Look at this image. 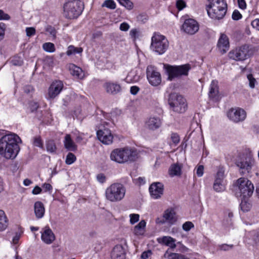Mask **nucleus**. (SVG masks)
I'll use <instances>...</instances> for the list:
<instances>
[{
    "label": "nucleus",
    "mask_w": 259,
    "mask_h": 259,
    "mask_svg": "<svg viewBox=\"0 0 259 259\" xmlns=\"http://www.w3.org/2000/svg\"><path fill=\"white\" fill-rule=\"evenodd\" d=\"M20 138L15 134H10L0 139V155L6 159H14L19 152Z\"/></svg>",
    "instance_id": "nucleus-1"
},
{
    "label": "nucleus",
    "mask_w": 259,
    "mask_h": 259,
    "mask_svg": "<svg viewBox=\"0 0 259 259\" xmlns=\"http://www.w3.org/2000/svg\"><path fill=\"white\" fill-rule=\"evenodd\" d=\"M110 157L111 160L117 163H124L136 160L138 153L135 149L128 147L116 148L111 152Z\"/></svg>",
    "instance_id": "nucleus-2"
},
{
    "label": "nucleus",
    "mask_w": 259,
    "mask_h": 259,
    "mask_svg": "<svg viewBox=\"0 0 259 259\" xmlns=\"http://www.w3.org/2000/svg\"><path fill=\"white\" fill-rule=\"evenodd\" d=\"M207 11L208 16L212 19H223L227 11V4L225 0H208Z\"/></svg>",
    "instance_id": "nucleus-3"
},
{
    "label": "nucleus",
    "mask_w": 259,
    "mask_h": 259,
    "mask_svg": "<svg viewBox=\"0 0 259 259\" xmlns=\"http://www.w3.org/2000/svg\"><path fill=\"white\" fill-rule=\"evenodd\" d=\"M83 9V4L78 0H67L63 5V16L67 19L77 18Z\"/></svg>",
    "instance_id": "nucleus-4"
},
{
    "label": "nucleus",
    "mask_w": 259,
    "mask_h": 259,
    "mask_svg": "<svg viewBox=\"0 0 259 259\" xmlns=\"http://www.w3.org/2000/svg\"><path fill=\"white\" fill-rule=\"evenodd\" d=\"M169 45V41L164 35L159 32H154L151 37L150 48L152 51L160 55L166 52Z\"/></svg>",
    "instance_id": "nucleus-5"
},
{
    "label": "nucleus",
    "mask_w": 259,
    "mask_h": 259,
    "mask_svg": "<svg viewBox=\"0 0 259 259\" xmlns=\"http://www.w3.org/2000/svg\"><path fill=\"white\" fill-rule=\"evenodd\" d=\"M125 192V188L122 184L114 183L106 188L105 193V197L110 202H118L123 199Z\"/></svg>",
    "instance_id": "nucleus-6"
},
{
    "label": "nucleus",
    "mask_w": 259,
    "mask_h": 259,
    "mask_svg": "<svg viewBox=\"0 0 259 259\" xmlns=\"http://www.w3.org/2000/svg\"><path fill=\"white\" fill-rule=\"evenodd\" d=\"M191 69L189 64L181 65H167L166 70L168 74L167 79L171 81L175 78H180L183 76L188 75L189 72Z\"/></svg>",
    "instance_id": "nucleus-7"
},
{
    "label": "nucleus",
    "mask_w": 259,
    "mask_h": 259,
    "mask_svg": "<svg viewBox=\"0 0 259 259\" xmlns=\"http://www.w3.org/2000/svg\"><path fill=\"white\" fill-rule=\"evenodd\" d=\"M168 104L170 109L177 113H184L187 109L186 99L182 96L177 93L170 94Z\"/></svg>",
    "instance_id": "nucleus-8"
},
{
    "label": "nucleus",
    "mask_w": 259,
    "mask_h": 259,
    "mask_svg": "<svg viewBox=\"0 0 259 259\" xmlns=\"http://www.w3.org/2000/svg\"><path fill=\"white\" fill-rule=\"evenodd\" d=\"M253 53V50L249 46L244 45L231 50L228 54V57L235 61H243L250 57Z\"/></svg>",
    "instance_id": "nucleus-9"
},
{
    "label": "nucleus",
    "mask_w": 259,
    "mask_h": 259,
    "mask_svg": "<svg viewBox=\"0 0 259 259\" xmlns=\"http://www.w3.org/2000/svg\"><path fill=\"white\" fill-rule=\"evenodd\" d=\"M254 163V159L250 153L243 154L236 161V165L243 174L249 173Z\"/></svg>",
    "instance_id": "nucleus-10"
},
{
    "label": "nucleus",
    "mask_w": 259,
    "mask_h": 259,
    "mask_svg": "<svg viewBox=\"0 0 259 259\" xmlns=\"http://www.w3.org/2000/svg\"><path fill=\"white\" fill-rule=\"evenodd\" d=\"M237 185L242 198L250 197L254 191V186L247 179L241 178L237 180Z\"/></svg>",
    "instance_id": "nucleus-11"
},
{
    "label": "nucleus",
    "mask_w": 259,
    "mask_h": 259,
    "mask_svg": "<svg viewBox=\"0 0 259 259\" xmlns=\"http://www.w3.org/2000/svg\"><path fill=\"white\" fill-rule=\"evenodd\" d=\"M225 169L219 167L215 176L214 181L213 184V189L217 192H222L226 189V183L224 180Z\"/></svg>",
    "instance_id": "nucleus-12"
},
{
    "label": "nucleus",
    "mask_w": 259,
    "mask_h": 259,
    "mask_svg": "<svg viewBox=\"0 0 259 259\" xmlns=\"http://www.w3.org/2000/svg\"><path fill=\"white\" fill-rule=\"evenodd\" d=\"M147 78L150 84L153 86H157L161 82L160 73L152 65H149L146 70Z\"/></svg>",
    "instance_id": "nucleus-13"
},
{
    "label": "nucleus",
    "mask_w": 259,
    "mask_h": 259,
    "mask_svg": "<svg viewBox=\"0 0 259 259\" xmlns=\"http://www.w3.org/2000/svg\"><path fill=\"white\" fill-rule=\"evenodd\" d=\"M227 117L234 122L243 121L246 117V112L240 108H232L227 113Z\"/></svg>",
    "instance_id": "nucleus-14"
},
{
    "label": "nucleus",
    "mask_w": 259,
    "mask_h": 259,
    "mask_svg": "<svg viewBox=\"0 0 259 259\" xmlns=\"http://www.w3.org/2000/svg\"><path fill=\"white\" fill-rule=\"evenodd\" d=\"M98 139L104 144L110 145L112 143L113 136L111 131L108 128L104 127L97 132Z\"/></svg>",
    "instance_id": "nucleus-15"
},
{
    "label": "nucleus",
    "mask_w": 259,
    "mask_h": 259,
    "mask_svg": "<svg viewBox=\"0 0 259 259\" xmlns=\"http://www.w3.org/2000/svg\"><path fill=\"white\" fill-rule=\"evenodd\" d=\"M182 29L186 33L192 35L198 31L199 25L194 19H188L183 23Z\"/></svg>",
    "instance_id": "nucleus-16"
},
{
    "label": "nucleus",
    "mask_w": 259,
    "mask_h": 259,
    "mask_svg": "<svg viewBox=\"0 0 259 259\" xmlns=\"http://www.w3.org/2000/svg\"><path fill=\"white\" fill-rule=\"evenodd\" d=\"M63 88V83L61 80L53 81L48 89V99H53L56 97Z\"/></svg>",
    "instance_id": "nucleus-17"
},
{
    "label": "nucleus",
    "mask_w": 259,
    "mask_h": 259,
    "mask_svg": "<svg viewBox=\"0 0 259 259\" xmlns=\"http://www.w3.org/2000/svg\"><path fill=\"white\" fill-rule=\"evenodd\" d=\"M217 48L219 52L224 54L229 49L230 43L228 37L224 33H221L217 43Z\"/></svg>",
    "instance_id": "nucleus-18"
},
{
    "label": "nucleus",
    "mask_w": 259,
    "mask_h": 259,
    "mask_svg": "<svg viewBox=\"0 0 259 259\" xmlns=\"http://www.w3.org/2000/svg\"><path fill=\"white\" fill-rule=\"evenodd\" d=\"M149 192L151 197L154 199H158L163 194V185L159 182L152 184L149 187Z\"/></svg>",
    "instance_id": "nucleus-19"
},
{
    "label": "nucleus",
    "mask_w": 259,
    "mask_h": 259,
    "mask_svg": "<svg viewBox=\"0 0 259 259\" xmlns=\"http://www.w3.org/2000/svg\"><path fill=\"white\" fill-rule=\"evenodd\" d=\"M162 124L161 119L156 116L149 117L145 122L146 127L150 130L155 131L159 128Z\"/></svg>",
    "instance_id": "nucleus-20"
},
{
    "label": "nucleus",
    "mask_w": 259,
    "mask_h": 259,
    "mask_svg": "<svg viewBox=\"0 0 259 259\" xmlns=\"http://www.w3.org/2000/svg\"><path fill=\"white\" fill-rule=\"evenodd\" d=\"M111 259H125V248L121 244H117L111 253Z\"/></svg>",
    "instance_id": "nucleus-21"
},
{
    "label": "nucleus",
    "mask_w": 259,
    "mask_h": 259,
    "mask_svg": "<svg viewBox=\"0 0 259 259\" xmlns=\"http://www.w3.org/2000/svg\"><path fill=\"white\" fill-rule=\"evenodd\" d=\"M41 238L45 243H52L55 240V234L48 226H46L42 229Z\"/></svg>",
    "instance_id": "nucleus-22"
},
{
    "label": "nucleus",
    "mask_w": 259,
    "mask_h": 259,
    "mask_svg": "<svg viewBox=\"0 0 259 259\" xmlns=\"http://www.w3.org/2000/svg\"><path fill=\"white\" fill-rule=\"evenodd\" d=\"M142 70L139 68L132 69L127 74L125 80L127 82H136L139 81L142 76Z\"/></svg>",
    "instance_id": "nucleus-23"
},
{
    "label": "nucleus",
    "mask_w": 259,
    "mask_h": 259,
    "mask_svg": "<svg viewBox=\"0 0 259 259\" xmlns=\"http://www.w3.org/2000/svg\"><path fill=\"white\" fill-rule=\"evenodd\" d=\"M104 88L109 94L115 95L121 91V88L119 84L114 82H106L104 84Z\"/></svg>",
    "instance_id": "nucleus-24"
},
{
    "label": "nucleus",
    "mask_w": 259,
    "mask_h": 259,
    "mask_svg": "<svg viewBox=\"0 0 259 259\" xmlns=\"http://www.w3.org/2000/svg\"><path fill=\"white\" fill-rule=\"evenodd\" d=\"M64 147L68 151L75 152L77 150V146L71 139L69 134H66L63 141Z\"/></svg>",
    "instance_id": "nucleus-25"
},
{
    "label": "nucleus",
    "mask_w": 259,
    "mask_h": 259,
    "mask_svg": "<svg viewBox=\"0 0 259 259\" xmlns=\"http://www.w3.org/2000/svg\"><path fill=\"white\" fill-rule=\"evenodd\" d=\"M218 82L216 80H212L210 85L209 97L212 99L217 101L219 99Z\"/></svg>",
    "instance_id": "nucleus-26"
},
{
    "label": "nucleus",
    "mask_w": 259,
    "mask_h": 259,
    "mask_svg": "<svg viewBox=\"0 0 259 259\" xmlns=\"http://www.w3.org/2000/svg\"><path fill=\"white\" fill-rule=\"evenodd\" d=\"M163 217L165 219V222L170 224H175L177 220L175 211L172 208L166 209L163 213Z\"/></svg>",
    "instance_id": "nucleus-27"
},
{
    "label": "nucleus",
    "mask_w": 259,
    "mask_h": 259,
    "mask_svg": "<svg viewBox=\"0 0 259 259\" xmlns=\"http://www.w3.org/2000/svg\"><path fill=\"white\" fill-rule=\"evenodd\" d=\"M68 68L70 73L75 77L82 79L84 76V73L82 69L73 64H70Z\"/></svg>",
    "instance_id": "nucleus-28"
},
{
    "label": "nucleus",
    "mask_w": 259,
    "mask_h": 259,
    "mask_svg": "<svg viewBox=\"0 0 259 259\" xmlns=\"http://www.w3.org/2000/svg\"><path fill=\"white\" fill-rule=\"evenodd\" d=\"M233 217V212L229 210H227L224 212V216L222 221V226L225 228H229L233 225L232 218Z\"/></svg>",
    "instance_id": "nucleus-29"
},
{
    "label": "nucleus",
    "mask_w": 259,
    "mask_h": 259,
    "mask_svg": "<svg viewBox=\"0 0 259 259\" xmlns=\"http://www.w3.org/2000/svg\"><path fill=\"white\" fill-rule=\"evenodd\" d=\"M34 210L37 219L42 218L45 214V209L43 203L40 201H36L34 205Z\"/></svg>",
    "instance_id": "nucleus-30"
},
{
    "label": "nucleus",
    "mask_w": 259,
    "mask_h": 259,
    "mask_svg": "<svg viewBox=\"0 0 259 259\" xmlns=\"http://www.w3.org/2000/svg\"><path fill=\"white\" fill-rule=\"evenodd\" d=\"M182 165L179 163L171 164L168 170V174L171 177L180 176L182 173Z\"/></svg>",
    "instance_id": "nucleus-31"
},
{
    "label": "nucleus",
    "mask_w": 259,
    "mask_h": 259,
    "mask_svg": "<svg viewBox=\"0 0 259 259\" xmlns=\"http://www.w3.org/2000/svg\"><path fill=\"white\" fill-rule=\"evenodd\" d=\"M146 222L145 220H142L136 225L134 229V233L136 235H142L145 232Z\"/></svg>",
    "instance_id": "nucleus-32"
},
{
    "label": "nucleus",
    "mask_w": 259,
    "mask_h": 259,
    "mask_svg": "<svg viewBox=\"0 0 259 259\" xmlns=\"http://www.w3.org/2000/svg\"><path fill=\"white\" fill-rule=\"evenodd\" d=\"M8 226V220L4 210L0 209V232L6 229Z\"/></svg>",
    "instance_id": "nucleus-33"
},
{
    "label": "nucleus",
    "mask_w": 259,
    "mask_h": 259,
    "mask_svg": "<svg viewBox=\"0 0 259 259\" xmlns=\"http://www.w3.org/2000/svg\"><path fill=\"white\" fill-rule=\"evenodd\" d=\"M164 256L167 259H190V257L177 253H169L166 251Z\"/></svg>",
    "instance_id": "nucleus-34"
},
{
    "label": "nucleus",
    "mask_w": 259,
    "mask_h": 259,
    "mask_svg": "<svg viewBox=\"0 0 259 259\" xmlns=\"http://www.w3.org/2000/svg\"><path fill=\"white\" fill-rule=\"evenodd\" d=\"M83 50L81 48L75 47L73 46H69L67 48L66 54L68 56L72 55H75L76 54H80L82 53Z\"/></svg>",
    "instance_id": "nucleus-35"
},
{
    "label": "nucleus",
    "mask_w": 259,
    "mask_h": 259,
    "mask_svg": "<svg viewBox=\"0 0 259 259\" xmlns=\"http://www.w3.org/2000/svg\"><path fill=\"white\" fill-rule=\"evenodd\" d=\"M42 49L47 52L53 53L55 51V47L52 42H45L42 45Z\"/></svg>",
    "instance_id": "nucleus-36"
},
{
    "label": "nucleus",
    "mask_w": 259,
    "mask_h": 259,
    "mask_svg": "<svg viewBox=\"0 0 259 259\" xmlns=\"http://www.w3.org/2000/svg\"><path fill=\"white\" fill-rule=\"evenodd\" d=\"M157 241L158 243H174L176 240L170 236H164L158 238Z\"/></svg>",
    "instance_id": "nucleus-37"
},
{
    "label": "nucleus",
    "mask_w": 259,
    "mask_h": 259,
    "mask_svg": "<svg viewBox=\"0 0 259 259\" xmlns=\"http://www.w3.org/2000/svg\"><path fill=\"white\" fill-rule=\"evenodd\" d=\"M116 4L113 0H106L102 5V7H106L112 10L116 8Z\"/></svg>",
    "instance_id": "nucleus-38"
},
{
    "label": "nucleus",
    "mask_w": 259,
    "mask_h": 259,
    "mask_svg": "<svg viewBox=\"0 0 259 259\" xmlns=\"http://www.w3.org/2000/svg\"><path fill=\"white\" fill-rule=\"evenodd\" d=\"M240 203V207L243 211H248L251 208L250 204L247 201L246 198H243Z\"/></svg>",
    "instance_id": "nucleus-39"
},
{
    "label": "nucleus",
    "mask_w": 259,
    "mask_h": 259,
    "mask_svg": "<svg viewBox=\"0 0 259 259\" xmlns=\"http://www.w3.org/2000/svg\"><path fill=\"white\" fill-rule=\"evenodd\" d=\"M47 150L48 152L54 153L56 151V147L53 141L50 140L46 144Z\"/></svg>",
    "instance_id": "nucleus-40"
},
{
    "label": "nucleus",
    "mask_w": 259,
    "mask_h": 259,
    "mask_svg": "<svg viewBox=\"0 0 259 259\" xmlns=\"http://www.w3.org/2000/svg\"><path fill=\"white\" fill-rule=\"evenodd\" d=\"M76 160V157L74 154L69 152L66 156L65 162L68 165H70L74 163Z\"/></svg>",
    "instance_id": "nucleus-41"
},
{
    "label": "nucleus",
    "mask_w": 259,
    "mask_h": 259,
    "mask_svg": "<svg viewBox=\"0 0 259 259\" xmlns=\"http://www.w3.org/2000/svg\"><path fill=\"white\" fill-rule=\"evenodd\" d=\"M247 78L249 82V86L251 89H253L255 87V84L257 83L256 79L253 77V75L251 73L247 75Z\"/></svg>",
    "instance_id": "nucleus-42"
},
{
    "label": "nucleus",
    "mask_w": 259,
    "mask_h": 259,
    "mask_svg": "<svg viewBox=\"0 0 259 259\" xmlns=\"http://www.w3.org/2000/svg\"><path fill=\"white\" fill-rule=\"evenodd\" d=\"M140 33V32L139 29L137 28H133L130 31V36L134 41H135L137 38H139Z\"/></svg>",
    "instance_id": "nucleus-43"
},
{
    "label": "nucleus",
    "mask_w": 259,
    "mask_h": 259,
    "mask_svg": "<svg viewBox=\"0 0 259 259\" xmlns=\"http://www.w3.org/2000/svg\"><path fill=\"white\" fill-rule=\"evenodd\" d=\"M120 5L125 7L128 10H132L133 8V4L130 0H117Z\"/></svg>",
    "instance_id": "nucleus-44"
},
{
    "label": "nucleus",
    "mask_w": 259,
    "mask_h": 259,
    "mask_svg": "<svg viewBox=\"0 0 259 259\" xmlns=\"http://www.w3.org/2000/svg\"><path fill=\"white\" fill-rule=\"evenodd\" d=\"M33 144L34 146L42 148L43 147V142L40 137H35L33 138Z\"/></svg>",
    "instance_id": "nucleus-45"
},
{
    "label": "nucleus",
    "mask_w": 259,
    "mask_h": 259,
    "mask_svg": "<svg viewBox=\"0 0 259 259\" xmlns=\"http://www.w3.org/2000/svg\"><path fill=\"white\" fill-rule=\"evenodd\" d=\"M130 223L133 225L139 221L140 215L138 214L132 213L130 214Z\"/></svg>",
    "instance_id": "nucleus-46"
},
{
    "label": "nucleus",
    "mask_w": 259,
    "mask_h": 259,
    "mask_svg": "<svg viewBox=\"0 0 259 259\" xmlns=\"http://www.w3.org/2000/svg\"><path fill=\"white\" fill-rule=\"evenodd\" d=\"M11 62L12 64L15 66H20L23 63V60L19 57H14Z\"/></svg>",
    "instance_id": "nucleus-47"
},
{
    "label": "nucleus",
    "mask_w": 259,
    "mask_h": 259,
    "mask_svg": "<svg viewBox=\"0 0 259 259\" xmlns=\"http://www.w3.org/2000/svg\"><path fill=\"white\" fill-rule=\"evenodd\" d=\"M186 7V4L183 0H178L176 2V7L179 11H181Z\"/></svg>",
    "instance_id": "nucleus-48"
},
{
    "label": "nucleus",
    "mask_w": 259,
    "mask_h": 259,
    "mask_svg": "<svg viewBox=\"0 0 259 259\" xmlns=\"http://www.w3.org/2000/svg\"><path fill=\"white\" fill-rule=\"evenodd\" d=\"M194 227L193 224L191 222H186L183 225V229L186 231H189Z\"/></svg>",
    "instance_id": "nucleus-49"
},
{
    "label": "nucleus",
    "mask_w": 259,
    "mask_h": 259,
    "mask_svg": "<svg viewBox=\"0 0 259 259\" xmlns=\"http://www.w3.org/2000/svg\"><path fill=\"white\" fill-rule=\"evenodd\" d=\"M232 18L234 20H238L242 18V15L238 10H235L233 12Z\"/></svg>",
    "instance_id": "nucleus-50"
},
{
    "label": "nucleus",
    "mask_w": 259,
    "mask_h": 259,
    "mask_svg": "<svg viewBox=\"0 0 259 259\" xmlns=\"http://www.w3.org/2000/svg\"><path fill=\"white\" fill-rule=\"evenodd\" d=\"M26 32L27 36L30 37L35 34V29L33 27H27L26 28Z\"/></svg>",
    "instance_id": "nucleus-51"
},
{
    "label": "nucleus",
    "mask_w": 259,
    "mask_h": 259,
    "mask_svg": "<svg viewBox=\"0 0 259 259\" xmlns=\"http://www.w3.org/2000/svg\"><path fill=\"white\" fill-rule=\"evenodd\" d=\"M130 28V25L126 22H123L121 23L119 26V29L122 31H127Z\"/></svg>",
    "instance_id": "nucleus-52"
},
{
    "label": "nucleus",
    "mask_w": 259,
    "mask_h": 259,
    "mask_svg": "<svg viewBox=\"0 0 259 259\" xmlns=\"http://www.w3.org/2000/svg\"><path fill=\"white\" fill-rule=\"evenodd\" d=\"M10 19V16L5 13L3 10H0V20H9Z\"/></svg>",
    "instance_id": "nucleus-53"
},
{
    "label": "nucleus",
    "mask_w": 259,
    "mask_h": 259,
    "mask_svg": "<svg viewBox=\"0 0 259 259\" xmlns=\"http://www.w3.org/2000/svg\"><path fill=\"white\" fill-rule=\"evenodd\" d=\"M233 247L232 245H230L228 244H222L219 246V248L221 250L224 251H227L230 250Z\"/></svg>",
    "instance_id": "nucleus-54"
},
{
    "label": "nucleus",
    "mask_w": 259,
    "mask_h": 259,
    "mask_svg": "<svg viewBox=\"0 0 259 259\" xmlns=\"http://www.w3.org/2000/svg\"><path fill=\"white\" fill-rule=\"evenodd\" d=\"M204 166L202 165H199L196 169V174L198 177H201L203 176Z\"/></svg>",
    "instance_id": "nucleus-55"
},
{
    "label": "nucleus",
    "mask_w": 259,
    "mask_h": 259,
    "mask_svg": "<svg viewBox=\"0 0 259 259\" xmlns=\"http://www.w3.org/2000/svg\"><path fill=\"white\" fill-rule=\"evenodd\" d=\"M152 255V252L151 250H148L147 251H145L142 253L141 254V258L142 259H147Z\"/></svg>",
    "instance_id": "nucleus-56"
},
{
    "label": "nucleus",
    "mask_w": 259,
    "mask_h": 259,
    "mask_svg": "<svg viewBox=\"0 0 259 259\" xmlns=\"http://www.w3.org/2000/svg\"><path fill=\"white\" fill-rule=\"evenodd\" d=\"M140 91V88L136 85H134L131 87L130 93L133 95H136Z\"/></svg>",
    "instance_id": "nucleus-57"
},
{
    "label": "nucleus",
    "mask_w": 259,
    "mask_h": 259,
    "mask_svg": "<svg viewBox=\"0 0 259 259\" xmlns=\"http://www.w3.org/2000/svg\"><path fill=\"white\" fill-rule=\"evenodd\" d=\"M171 139L173 143L178 144L180 142V138L178 134L173 133L171 135Z\"/></svg>",
    "instance_id": "nucleus-58"
},
{
    "label": "nucleus",
    "mask_w": 259,
    "mask_h": 259,
    "mask_svg": "<svg viewBox=\"0 0 259 259\" xmlns=\"http://www.w3.org/2000/svg\"><path fill=\"white\" fill-rule=\"evenodd\" d=\"M239 7L243 10H244L246 8V4L245 0H237Z\"/></svg>",
    "instance_id": "nucleus-59"
},
{
    "label": "nucleus",
    "mask_w": 259,
    "mask_h": 259,
    "mask_svg": "<svg viewBox=\"0 0 259 259\" xmlns=\"http://www.w3.org/2000/svg\"><path fill=\"white\" fill-rule=\"evenodd\" d=\"M251 25L254 28L259 31V19H256L252 21Z\"/></svg>",
    "instance_id": "nucleus-60"
},
{
    "label": "nucleus",
    "mask_w": 259,
    "mask_h": 259,
    "mask_svg": "<svg viewBox=\"0 0 259 259\" xmlns=\"http://www.w3.org/2000/svg\"><path fill=\"white\" fill-rule=\"evenodd\" d=\"M21 233H16L13 237V243H17L20 240L21 237Z\"/></svg>",
    "instance_id": "nucleus-61"
},
{
    "label": "nucleus",
    "mask_w": 259,
    "mask_h": 259,
    "mask_svg": "<svg viewBox=\"0 0 259 259\" xmlns=\"http://www.w3.org/2000/svg\"><path fill=\"white\" fill-rule=\"evenodd\" d=\"M42 189L38 186H36L32 191V193L34 195H37L41 193Z\"/></svg>",
    "instance_id": "nucleus-62"
},
{
    "label": "nucleus",
    "mask_w": 259,
    "mask_h": 259,
    "mask_svg": "<svg viewBox=\"0 0 259 259\" xmlns=\"http://www.w3.org/2000/svg\"><path fill=\"white\" fill-rule=\"evenodd\" d=\"M97 180L100 183H104L105 181L106 178L103 174H100L97 176Z\"/></svg>",
    "instance_id": "nucleus-63"
},
{
    "label": "nucleus",
    "mask_w": 259,
    "mask_h": 259,
    "mask_svg": "<svg viewBox=\"0 0 259 259\" xmlns=\"http://www.w3.org/2000/svg\"><path fill=\"white\" fill-rule=\"evenodd\" d=\"M180 245V246L179 247V251L182 252H187L189 250L188 248L185 247L184 245H183V244H179Z\"/></svg>",
    "instance_id": "nucleus-64"
}]
</instances>
